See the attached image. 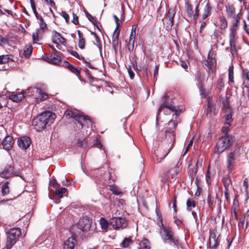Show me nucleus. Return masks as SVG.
<instances>
[{"instance_id": "nucleus-57", "label": "nucleus", "mask_w": 249, "mask_h": 249, "mask_svg": "<svg viewBox=\"0 0 249 249\" xmlns=\"http://www.w3.org/2000/svg\"><path fill=\"white\" fill-rule=\"evenodd\" d=\"M87 18L94 25H95L96 22L93 17L90 14H88L87 15Z\"/></svg>"}, {"instance_id": "nucleus-41", "label": "nucleus", "mask_w": 249, "mask_h": 249, "mask_svg": "<svg viewBox=\"0 0 249 249\" xmlns=\"http://www.w3.org/2000/svg\"><path fill=\"white\" fill-rule=\"evenodd\" d=\"M223 183L225 189H228V187L231 184V179L228 177H225L223 178Z\"/></svg>"}, {"instance_id": "nucleus-45", "label": "nucleus", "mask_w": 249, "mask_h": 249, "mask_svg": "<svg viewBox=\"0 0 249 249\" xmlns=\"http://www.w3.org/2000/svg\"><path fill=\"white\" fill-rule=\"evenodd\" d=\"M8 43V39L7 37H4L0 35V45L4 46Z\"/></svg>"}, {"instance_id": "nucleus-42", "label": "nucleus", "mask_w": 249, "mask_h": 249, "mask_svg": "<svg viewBox=\"0 0 249 249\" xmlns=\"http://www.w3.org/2000/svg\"><path fill=\"white\" fill-rule=\"evenodd\" d=\"M231 47V53L232 56H234L236 55L237 51L236 48V44H230Z\"/></svg>"}, {"instance_id": "nucleus-58", "label": "nucleus", "mask_w": 249, "mask_h": 249, "mask_svg": "<svg viewBox=\"0 0 249 249\" xmlns=\"http://www.w3.org/2000/svg\"><path fill=\"white\" fill-rule=\"evenodd\" d=\"M225 197L226 200L229 202L230 201V196H229V191L228 189H225Z\"/></svg>"}, {"instance_id": "nucleus-6", "label": "nucleus", "mask_w": 249, "mask_h": 249, "mask_svg": "<svg viewBox=\"0 0 249 249\" xmlns=\"http://www.w3.org/2000/svg\"><path fill=\"white\" fill-rule=\"evenodd\" d=\"M233 142L231 136H223L219 138L217 142L214 152L220 154L230 147Z\"/></svg>"}, {"instance_id": "nucleus-13", "label": "nucleus", "mask_w": 249, "mask_h": 249, "mask_svg": "<svg viewBox=\"0 0 249 249\" xmlns=\"http://www.w3.org/2000/svg\"><path fill=\"white\" fill-rule=\"evenodd\" d=\"M236 160L237 155L234 152H231L228 154L227 157V168L229 171L232 170Z\"/></svg>"}, {"instance_id": "nucleus-31", "label": "nucleus", "mask_w": 249, "mask_h": 249, "mask_svg": "<svg viewBox=\"0 0 249 249\" xmlns=\"http://www.w3.org/2000/svg\"><path fill=\"white\" fill-rule=\"evenodd\" d=\"M230 44H236L237 37L236 36V31H231L229 36Z\"/></svg>"}, {"instance_id": "nucleus-38", "label": "nucleus", "mask_w": 249, "mask_h": 249, "mask_svg": "<svg viewBox=\"0 0 249 249\" xmlns=\"http://www.w3.org/2000/svg\"><path fill=\"white\" fill-rule=\"evenodd\" d=\"M33 48L31 46H29L28 47L26 48L24 51V55L26 57H29L32 53Z\"/></svg>"}, {"instance_id": "nucleus-54", "label": "nucleus", "mask_w": 249, "mask_h": 249, "mask_svg": "<svg viewBox=\"0 0 249 249\" xmlns=\"http://www.w3.org/2000/svg\"><path fill=\"white\" fill-rule=\"evenodd\" d=\"M30 1L31 6V7H32V9L33 10L34 13L37 12V11L36 10V7L35 3L34 2V0H30Z\"/></svg>"}, {"instance_id": "nucleus-30", "label": "nucleus", "mask_w": 249, "mask_h": 249, "mask_svg": "<svg viewBox=\"0 0 249 249\" xmlns=\"http://www.w3.org/2000/svg\"><path fill=\"white\" fill-rule=\"evenodd\" d=\"M187 210L189 211L192 210V208H195L196 206V202L193 199H188L186 202Z\"/></svg>"}, {"instance_id": "nucleus-5", "label": "nucleus", "mask_w": 249, "mask_h": 249, "mask_svg": "<svg viewBox=\"0 0 249 249\" xmlns=\"http://www.w3.org/2000/svg\"><path fill=\"white\" fill-rule=\"evenodd\" d=\"M6 235V248L7 249H10L18 240L21 235V231L18 228H13L7 232Z\"/></svg>"}, {"instance_id": "nucleus-43", "label": "nucleus", "mask_w": 249, "mask_h": 249, "mask_svg": "<svg viewBox=\"0 0 249 249\" xmlns=\"http://www.w3.org/2000/svg\"><path fill=\"white\" fill-rule=\"evenodd\" d=\"M87 142L86 139H83L82 140H78L77 143L78 146L79 147H85L87 145Z\"/></svg>"}, {"instance_id": "nucleus-48", "label": "nucleus", "mask_w": 249, "mask_h": 249, "mask_svg": "<svg viewBox=\"0 0 249 249\" xmlns=\"http://www.w3.org/2000/svg\"><path fill=\"white\" fill-rule=\"evenodd\" d=\"M110 190L115 195H118L120 194V192L117 187L114 185L110 186Z\"/></svg>"}, {"instance_id": "nucleus-3", "label": "nucleus", "mask_w": 249, "mask_h": 249, "mask_svg": "<svg viewBox=\"0 0 249 249\" xmlns=\"http://www.w3.org/2000/svg\"><path fill=\"white\" fill-rule=\"evenodd\" d=\"M160 234L164 243L169 244L170 245H178V239L174 237V232L171 228L164 226L162 221H161Z\"/></svg>"}, {"instance_id": "nucleus-55", "label": "nucleus", "mask_w": 249, "mask_h": 249, "mask_svg": "<svg viewBox=\"0 0 249 249\" xmlns=\"http://www.w3.org/2000/svg\"><path fill=\"white\" fill-rule=\"evenodd\" d=\"M197 172V168L196 167H195L193 169V171L192 173H191L190 170L189 171V174L190 176H191L192 178H193L195 176H196Z\"/></svg>"}, {"instance_id": "nucleus-10", "label": "nucleus", "mask_w": 249, "mask_h": 249, "mask_svg": "<svg viewBox=\"0 0 249 249\" xmlns=\"http://www.w3.org/2000/svg\"><path fill=\"white\" fill-rule=\"evenodd\" d=\"M109 224L115 230L123 229L127 226L126 220L122 217H113L111 218Z\"/></svg>"}, {"instance_id": "nucleus-1", "label": "nucleus", "mask_w": 249, "mask_h": 249, "mask_svg": "<svg viewBox=\"0 0 249 249\" xmlns=\"http://www.w3.org/2000/svg\"><path fill=\"white\" fill-rule=\"evenodd\" d=\"M177 125V124L175 122L170 121L169 122L167 126L166 127L165 138L167 140L168 143L165 149H162L161 148H160L158 151V153L156 154L157 160L159 162H161L167 156L173 146L175 139L174 132Z\"/></svg>"}, {"instance_id": "nucleus-63", "label": "nucleus", "mask_w": 249, "mask_h": 249, "mask_svg": "<svg viewBox=\"0 0 249 249\" xmlns=\"http://www.w3.org/2000/svg\"><path fill=\"white\" fill-rule=\"evenodd\" d=\"M244 225V219H240V221L238 223V226L239 229L243 228Z\"/></svg>"}, {"instance_id": "nucleus-61", "label": "nucleus", "mask_w": 249, "mask_h": 249, "mask_svg": "<svg viewBox=\"0 0 249 249\" xmlns=\"http://www.w3.org/2000/svg\"><path fill=\"white\" fill-rule=\"evenodd\" d=\"M45 1L51 7L55 6V3L53 0H45Z\"/></svg>"}, {"instance_id": "nucleus-18", "label": "nucleus", "mask_w": 249, "mask_h": 249, "mask_svg": "<svg viewBox=\"0 0 249 249\" xmlns=\"http://www.w3.org/2000/svg\"><path fill=\"white\" fill-rule=\"evenodd\" d=\"M167 108L172 111H175V114L178 115L179 113V112L176 109V107L169 103L165 102L162 104L158 109V113L161 112L164 108Z\"/></svg>"}, {"instance_id": "nucleus-26", "label": "nucleus", "mask_w": 249, "mask_h": 249, "mask_svg": "<svg viewBox=\"0 0 249 249\" xmlns=\"http://www.w3.org/2000/svg\"><path fill=\"white\" fill-rule=\"evenodd\" d=\"M67 191V189L65 188H58L55 189L54 195L55 197L60 198H61L63 194H65Z\"/></svg>"}, {"instance_id": "nucleus-62", "label": "nucleus", "mask_w": 249, "mask_h": 249, "mask_svg": "<svg viewBox=\"0 0 249 249\" xmlns=\"http://www.w3.org/2000/svg\"><path fill=\"white\" fill-rule=\"evenodd\" d=\"M206 25V20L203 21L201 23L200 27V32L201 33L203 29L205 27Z\"/></svg>"}, {"instance_id": "nucleus-7", "label": "nucleus", "mask_w": 249, "mask_h": 249, "mask_svg": "<svg viewBox=\"0 0 249 249\" xmlns=\"http://www.w3.org/2000/svg\"><path fill=\"white\" fill-rule=\"evenodd\" d=\"M203 63L208 68V77L210 76V73L215 71L216 66V59L212 50L209 51L208 54L207 59L204 60Z\"/></svg>"}, {"instance_id": "nucleus-4", "label": "nucleus", "mask_w": 249, "mask_h": 249, "mask_svg": "<svg viewBox=\"0 0 249 249\" xmlns=\"http://www.w3.org/2000/svg\"><path fill=\"white\" fill-rule=\"evenodd\" d=\"M65 115L66 117L73 118L75 120L81 125L82 128L84 125L87 124L88 127L92 125V122L91 120L82 115L81 113L78 112H73L70 110H67L65 113Z\"/></svg>"}, {"instance_id": "nucleus-53", "label": "nucleus", "mask_w": 249, "mask_h": 249, "mask_svg": "<svg viewBox=\"0 0 249 249\" xmlns=\"http://www.w3.org/2000/svg\"><path fill=\"white\" fill-rule=\"evenodd\" d=\"M71 55H72L73 56H75V57L77 58L78 59H84L83 57L80 55L77 52H75V51H72L71 52Z\"/></svg>"}, {"instance_id": "nucleus-44", "label": "nucleus", "mask_w": 249, "mask_h": 249, "mask_svg": "<svg viewBox=\"0 0 249 249\" xmlns=\"http://www.w3.org/2000/svg\"><path fill=\"white\" fill-rule=\"evenodd\" d=\"M230 124L229 122H225L224 126L222 128V131L224 134H227L229 132L230 128L229 126Z\"/></svg>"}, {"instance_id": "nucleus-23", "label": "nucleus", "mask_w": 249, "mask_h": 249, "mask_svg": "<svg viewBox=\"0 0 249 249\" xmlns=\"http://www.w3.org/2000/svg\"><path fill=\"white\" fill-rule=\"evenodd\" d=\"M212 8L209 2H208L203 9V13L202 16V19H205L211 14Z\"/></svg>"}, {"instance_id": "nucleus-40", "label": "nucleus", "mask_w": 249, "mask_h": 249, "mask_svg": "<svg viewBox=\"0 0 249 249\" xmlns=\"http://www.w3.org/2000/svg\"><path fill=\"white\" fill-rule=\"evenodd\" d=\"M186 11L189 17H191L193 14V10L192 6L189 3L186 4Z\"/></svg>"}, {"instance_id": "nucleus-36", "label": "nucleus", "mask_w": 249, "mask_h": 249, "mask_svg": "<svg viewBox=\"0 0 249 249\" xmlns=\"http://www.w3.org/2000/svg\"><path fill=\"white\" fill-rule=\"evenodd\" d=\"M68 69L71 71L72 72L75 73L77 75L80 74V70L77 68H75L73 66V65L67 63V66Z\"/></svg>"}, {"instance_id": "nucleus-33", "label": "nucleus", "mask_w": 249, "mask_h": 249, "mask_svg": "<svg viewBox=\"0 0 249 249\" xmlns=\"http://www.w3.org/2000/svg\"><path fill=\"white\" fill-rule=\"evenodd\" d=\"M1 192L3 196L7 195L9 193L10 190L8 182H6L2 184L1 186Z\"/></svg>"}, {"instance_id": "nucleus-9", "label": "nucleus", "mask_w": 249, "mask_h": 249, "mask_svg": "<svg viewBox=\"0 0 249 249\" xmlns=\"http://www.w3.org/2000/svg\"><path fill=\"white\" fill-rule=\"evenodd\" d=\"M92 220L87 216H83L80 218L77 223V227L83 231L90 230L91 226Z\"/></svg>"}, {"instance_id": "nucleus-46", "label": "nucleus", "mask_w": 249, "mask_h": 249, "mask_svg": "<svg viewBox=\"0 0 249 249\" xmlns=\"http://www.w3.org/2000/svg\"><path fill=\"white\" fill-rule=\"evenodd\" d=\"M85 40L84 38H82L79 39V42H78V46L81 49H83L85 47Z\"/></svg>"}, {"instance_id": "nucleus-52", "label": "nucleus", "mask_w": 249, "mask_h": 249, "mask_svg": "<svg viewBox=\"0 0 249 249\" xmlns=\"http://www.w3.org/2000/svg\"><path fill=\"white\" fill-rule=\"evenodd\" d=\"M73 19L72 20V22L75 24L77 25L78 24V16L73 13Z\"/></svg>"}, {"instance_id": "nucleus-47", "label": "nucleus", "mask_w": 249, "mask_h": 249, "mask_svg": "<svg viewBox=\"0 0 249 249\" xmlns=\"http://www.w3.org/2000/svg\"><path fill=\"white\" fill-rule=\"evenodd\" d=\"M60 15L62 16L65 19L67 23L69 22L70 17L69 15L65 11H62Z\"/></svg>"}, {"instance_id": "nucleus-16", "label": "nucleus", "mask_w": 249, "mask_h": 249, "mask_svg": "<svg viewBox=\"0 0 249 249\" xmlns=\"http://www.w3.org/2000/svg\"><path fill=\"white\" fill-rule=\"evenodd\" d=\"M76 244V240L74 237H70L63 243V249H74Z\"/></svg>"}, {"instance_id": "nucleus-17", "label": "nucleus", "mask_w": 249, "mask_h": 249, "mask_svg": "<svg viewBox=\"0 0 249 249\" xmlns=\"http://www.w3.org/2000/svg\"><path fill=\"white\" fill-rule=\"evenodd\" d=\"M13 144V139L10 136H6L2 142L3 148L7 151L10 150L12 148Z\"/></svg>"}, {"instance_id": "nucleus-49", "label": "nucleus", "mask_w": 249, "mask_h": 249, "mask_svg": "<svg viewBox=\"0 0 249 249\" xmlns=\"http://www.w3.org/2000/svg\"><path fill=\"white\" fill-rule=\"evenodd\" d=\"M217 85H218V88L220 90H222L223 88L224 87V83L223 82V79L221 78H220L218 79L217 81Z\"/></svg>"}, {"instance_id": "nucleus-37", "label": "nucleus", "mask_w": 249, "mask_h": 249, "mask_svg": "<svg viewBox=\"0 0 249 249\" xmlns=\"http://www.w3.org/2000/svg\"><path fill=\"white\" fill-rule=\"evenodd\" d=\"M209 242L211 246L213 248H216V247L218 245V243L217 241L215 236H210Z\"/></svg>"}, {"instance_id": "nucleus-22", "label": "nucleus", "mask_w": 249, "mask_h": 249, "mask_svg": "<svg viewBox=\"0 0 249 249\" xmlns=\"http://www.w3.org/2000/svg\"><path fill=\"white\" fill-rule=\"evenodd\" d=\"M119 35L120 30L115 29L112 36V45L115 49L117 48L119 44Z\"/></svg>"}, {"instance_id": "nucleus-25", "label": "nucleus", "mask_w": 249, "mask_h": 249, "mask_svg": "<svg viewBox=\"0 0 249 249\" xmlns=\"http://www.w3.org/2000/svg\"><path fill=\"white\" fill-rule=\"evenodd\" d=\"M57 53H54L53 55H51V64L58 65L61 61V57L58 55Z\"/></svg>"}, {"instance_id": "nucleus-28", "label": "nucleus", "mask_w": 249, "mask_h": 249, "mask_svg": "<svg viewBox=\"0 0 249 249\" xmlns=\"http://www.w3.org/2000/svg\"><path fill=\"white\" fill-rule=\"evenodd\" d=\"M100 224L101 225V229L105 231H107L108 225H110L109 223H108L104 218H101L100 219Z\"/></svg>"}, {"instance_id": "nucleus-15", "label": "nucleus", "mask_w": 249, "mask_h": 249, "mask_svg": "<svg viewBox=\"0 0 249 249\" xmlns=\"http://www.w3.org/2000/svg\"><path fill=\"white\" fill-rule=\"evenodd\" d=\"M30 143V139L27 137H21L18 141V146L23 150H25L28 148Z\"/></svg>"}, {"instance_id": "nucleus-27", "label": "nucleus", "mask_w": 249, "mask_h": 249, "mask_svg": "<svg viewBox=\"0 0 249 249\" xmlns=\"http://www.w3.org/2000/svg\"><path fill=\"white\" fill-rule=\"evenodd\" d=\"M31 89L33 90L34 91L35 90H36V91L38 93L39 97L40 100L43 101V100H45L47 99H48V95L46 94V93L42 92L41 90L39 89L31 88Z\"/></svg>"}, {"instance_id": "nucleus-34", "label": "nucleus", "mask_w": 249, "mask_h": 249, "mask_svg": "<svg viewBox=\"0 0 249 249\" xmlns=\"http://www.w3.org/2000/svg\"><path fill=\"white\" fill-rule=\"evenodd\" d=\"M229 83H233L234 82V77H233V67L231 66L229 68Z\"/></svg>"}, {"instance_id": "nucleus-59", "label": "nucleus", "mask_w": 249, "mask_h": 249, "mask_svg": "<svg viewBox=\"0 0 249 249\" xmlns=\"http://www.w3.org/2000/svg\"><path fill=\"white\" fill-rule=\"evenodd\" d=\"M169 174L173 178L176 175H177V170L176 169H172L169 171Z\"/></svg>"}, {"instance_id": "nucleus-35", "label": "nucleus", "mask_w": 249, "mask_h": 249, "mask_svg": "<svg viewBox=\"0 0 249 249\" xmlns=\"http://www.w3.org/2000/svg\"><path fill=\"white\" fill-rule=\"evenodd\" d=\"M11 60L12 59L9 55H0V64L6 63Z\"/></svg>"}, {"instance_id": "nucleus-12", "label": "nucleus", "mask_w": 249, "mask_h": 249, "mask_svg": "<svg viewBox=\"0 0 249 249\" xmlns=\"http://www.w3.org/2000/svg\"><path fill=\"white\" fill-rule=\"evenodd\" d=\"M242 9L239 12H236L234 6L233 5L228 4L226 6V12L227 17L229 18L232 19L236 17L242 16Z\"/></svg>"}, {"instance_id": "nucleus-32", "label": "nucleus", "mask_w": 249, "mask_h": 249, "mask_svg": "<svg viewBox=\"0 0 249 249\" xmlns=\"http://www.w3.org/2000/svg\"><path fill=\"white\" fill-rule=\"evenodd\" d=\"M140 246L142 249H150L149 241L144 238L140 243Z\"/></svg>"}, {"instance_id": "nucleus-20", "label": "nucleus", "mask_w": 249, "mask_h": 249, "mask_svg": "<svg viewBox=\"0 0 249 249\" xmlns=\"http://www.w3.org/2000/svg\"><path fill=\"white\" fill-rule=\"evenodd\" d=\"M216 26H219L221 29H225L228 27L227 21L223 16H219L215 23Z\"/></svg>"}, {"instance_id": "nucleus-60", "label": "nucleus", "mask_w": 249, "mask_h": 249, "mask_svg": "<svg viewBox=\"0 0 249 249\" xmlns=\"http://www.w3.org/2000/svg\"><path fill=\"white\" fill-rule=\"evenodd\" d=\"M135 41V36H130L129 43L134 46Z\"/></svg>"}, {"instance_id": "nucleus-24", "label": "nucleus", "mask_w": 249, "mask_h": 249, "mask_svg": "<svg viewBox=\"0 0 249 249\" xmlns=\"http://www.w3.org/2000/svg\"><path fill=\"white\" fill-rule=\"evenodd\" d=\"M241 18V16H239V17H236V18L231 19L232 26V28L231 29V31H236L237 30V29H238L239 25V21H240Z\"/></svg>"}, {"instance_id": "nucleus-50", "label": "nucleus", "mask_w": 249, "mask_h": 249, "mask_svg": "<svg viewBox=\"0 0 249 249\" xmlns=\"http://www.w3.org/2000/svg\"><path fill=\"white\" fill-rule=\"evenodd\" d=\"M207 202H208V204L209 205V207L212 209L213 210L214 206V204L213 203V201L212 200V198L211 197V196H208V197H207Z\"/></svg>"}, {"instance_id": "nucleus-19", "label": "nucleus", "mask_w": 249, "mask_h": 249, "mask_svg": "<svg viewBox=\"0 0 249 249\" xmlns=\"http://www.w3.org/2000/svg\"><path fill=\"white\" fill-rule=\"evenodd\" d=\"M44 33V30L38 28L36 30V32L33 33L32 38L33 42L36 43L40 41L43 36Z\"/></svg>"}, {"instance_id": "nucleus-14", "label": "nucleus", "mask_w": 249, "mask_h": 249, "mask_svg": "<svg viewBox=\"0 0 249 249\" xmlns=\"http://www.w3.org/2000/svg\"><path fill=\"white\" fill-rule=\"evenodd\" d=\"M52 36V41L53 43L59 45V43L65 45L66 43V40L62 37L60 34L53 31Z\"/></svg>"}, {"instance_id": "nucleus-39", "label": "nucleus", "mask_w": 249, "mask_h": 249, "mask_svg": "<svg viewBox=\"0 0 249 249\" xmlns=\"http://www.w3.org/2000/svg\"><path fill=\"white\" fill-rule=\"evenodd\" d=\"M38 23L39 25V29L44 30L47 28V24L44 21L43 18H39Z\"/></svg>"}, {"instance_id": "nucleus-21", "label": "nucleus", "mask_w": 249, "mask_h": 249, "mask_svg": "<svg viewBox=\"0 0 249 249\" xmlns=\"http://www.w3.org/2000/svg\"><path fill=\"white\" fill-rule=\"evenodd\" d=\"M24 97V93L20 92L18 93H15L13 92L9 95V99L13 102H19L21 101Z\"/></svg>"}, {"instance_id": "nucleus-64", "label": "nucleus", "mask_w": 249, "mask_h": 249, "mask_svg": "<svg viewBox=\"0 0 249 249\" xmlns=\"http://www.w3.org/2000/svg\"><path fill=\"white\" fill-rule=\"evenodd\" d=\"M243 22H244V28L245 30L246 31V33L249 36V28L248 27L245 20H244Z\"/></svg>"}, {"instance_id": "nucleus-56", "label": "nucleus", "mask_w": 249, "mask_h": 249, "mask_svg": "<svg viewBox=\"0 0 249 249\" xmlns=\"http://www.w3.org/2000/svg\"><path fill=\"white\" fill-rule=\"evenodd\" d=\"M127 71L129 73V76L131 79H133L135 74L134 72L132 71L130 67L129 68H127Z\"/></svg>"}, {"instance_id": "nucleus-2", "label": "nucleus", "mask_w": 249, "mask_h": 249, "mask_svg": "<svg viewBox=\"0 0 249 249\" xmlns=\"http://www.w3.org/2000/svg\"><path fill=\"white\" fill-rule=\"evenodd\" d=\"M55 118L54 113L46 111L34 118L32 125L37 131H41L45 128L47 124H51Z\"/></svg>"}, {"instance_id": "nucleus-8", "label": "nucleus", "mask_w": 249, "mask_h": 249, "mask_svg": "<svg viewBox=\"0 0 249 249\" xmlns=\"http://www.w3.org/2000/svg\"><path fill=\"white\" fill-rule=\"evenodd\" d=\"M20 176V172L15 169L14 166L11 165L6 166L4 169L0 172V177L5 178H8L14 176Z\"/></svg>"}, {"instance_id": "nucleus-29", "label": "nucleus", "mask_w": 249, "mask_h": 249, "mask_svg": "<svg viewBox=\"0 0 249 249\" xmlns=\"http://www.w3.org/2000/svg\"><path fill=\"white\" fill-rule=\"evenodd\" d=\"M133 241L131 238H125L120 244V246L123 248H128L129 245L132 244Z\"/></svg>"}, {"instance_id": "nucleus-11", "label": "nucleus", "mask_w": 249, "mask_h": 249, "mask_svg": "<svg viewBox=\"0 0 249 249\" xmlns=\"http://www.w3.org/2000/svg\"><path fill=\"white\" fill-rule=\"evenodd\" d=\"M175 15V11L173 9H169L168 13L165 17V29L170 31L174 24V18Z\"/></svg>"}, {"instance_id": "nucleus-51", "label": "nucleus", "mask_w": 249, "mask_h": 249, "mask_svg": "<svg viewBox=\"0 0 249 249\" xmlns=\"http://www.w3.org/2000/svg\"><path fill=\"white\" fill-rule=\"evenodd\" d=\"M93 146L97 147L99 149H101L102 147V145L101 143V142L98 139L95 140V142L93 144Z\"/></svg>"}]
</instances>
